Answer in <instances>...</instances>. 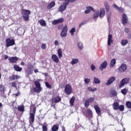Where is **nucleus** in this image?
<instances>
[{
	"instance_id": "f257e3e1",
	"label": "nucleus",
	"mask_w": 131,
	"mask_h": 131,
	"mask_svg": "<svg viewBox=\"0 0 131 131\" xmlns=\"http://www.w3.org/2000/svg\"><path fill=\"white\" fill-rule=\"evenodd\" d=\"M30 108L31 110L32 109V113H30L29 122V123H33L34 122V118L35 117V112H36V107H35V104H32Z\"/></svg>"
},
{
	"instance_id": "f03ea898",
	"label": "nucleus",
	"mask_w": 131,
	"mask_h": 131,
	"mask_svg": "<svg viewBox=\"0 0 131 131\" xmlns=\"http://www.w3.org/2000/svg\"><path fill=\"white\" fill-rule=\"evenodd\" d=\"M21 14L24 20L25 21H28V20H29V15L31 14V11L29 10L23 9L21 10Z\"/></svg>"
},
{
	"instance_id": "7ed1b4c3",
	"label": "nucleus",
	"mask_w": 131,
	"mask_h": 131,
	"mask_svg": "<svg viewBox=\"0 0 131 131\" xmlns=\"http://www.w3.org/2000/svg\"><path fill=\"white\" fill-rule=\"evenodd\" d=\"M130 81V78H124L122 79V80L120 81V83L118 85L119 89L123 88V86H124L125 84H127V83H129Z\"/></svg>"
},
{
	"instance_id": "20e7f679",
	"label": "nucleus",
	"mask_w": 131,
	"mask_h": 131,
	"mask_svg": "<svg viewBox=\"0 0 131 131\" xmlns=\"http://www.w3.org/2000/svg\"><path fill=\"white\" fill-rule=\"evenodd\" d=\"M64 93L67 95V96H69V95H71L72 94V87L71 85L70 84H67L64 87Z\"/></svg>"
},
{
	"instance_id": "39448f33",
	"label": "nucleus",
	"mask_w": 131,
	"mask_h": 131,
	"mask_svg": "<svg viewBox=\"0 0 131 131\" xmlns=\"http://www.w3.org/2000/svg\"><path fill=\"white\" fill-rule=\"evenodd\" d=\"M6 42L7 48H9V47H12V46H14L15 45V40L8 38L6 39Z\"/></svg>"
},
{
	"instance_id": "423d86ee",
	"label": "nucleus",
	"mask_w": 131,
	"mask_h": 131,
	"mask_svg": "<svg viewBox=\"0 0 131 131\" xmlns=\"http://www.w3.org/2000/svg\"><path fill=\"white\" fill-rule=\"evenodd\" d=\"M68 31V27H67V25L64 26V27L62 28V30L60 33V36L61 37H65L67 36V32Z\"/></svg>"
},
{
	"instance_id": "0eeeda50",
	"label": "nucleus",
	"mask_w": 131,
	"mask_h": 131,
	"mask_svg": "<svg viewBox=\"0 0 131 131\" xmlns=\"http://www.w3.org/2000/svg\"><path fill=\"white\" fill-rule=\"evenodd\" d=\"M95 101V97H90L85 101L84 106L85 108H88L90 106V103H93Z\"/></svg>"
},
{
	"instance_id": "6e6552de",
	"label": "nucleus",
	"mask_w": 131,
	"mask_h": 131,
	"mask_svg": "<svg viewBox=\"0 0 131 131\" xmlns=\"http://www.w3.org/2000/svg\"><path fill=\"white\" fill-rule=\"evenodd\" d=\"M126 69H127V67L125 63L122 64L118 68L119 72L120 73H122L126 71Z\"/></svg>"
},
{
	"instance_id": "1a4fd4ad",
	"label": "nucleus",
	"mask_w": 131,
	"mask_h": 131,
	"mask_svg": "<svg viewBox=\"0 0 131 131\" xmlns=\"http://www.w3.org/2000/svg\"><path fill=\"white\" fill-rule=\"evenodd\" d=\"M127 21H128V17L125 13H123L122 16V22L123 25L127 24Z\"/></svg>"
},
{
	"instance_id": "9d476101",
	"label": "nucleus",
	"mask_w": 131,
	"mask_h": 131,
	"mask_svg": "<svg viewBox=\"0 0 131 131\" xmlns=\"http://www.w3.org/2000/svg\"><path fill=\"white\" fill-rule=\"evenodd\" d=\"M34 68L33 67V66L32 64H29L28 66V69L26 70V72L27 73L28 75L29 74H32L33 72V69Z\"/></svg>"
},
{
	"instance_id": "9b49d317",
	"label": "nucleus",
	"mask_w": 131,
	"mask_h": 131,
	"mask_svg": "<svg viewBox=\"0 0 131 131\" xmlns=\"http://www.w3.org/2000/svg\"><path fill=\"white\" fill-rule=\"evenodd\" d=\"M64 22V19L60 18L58 19H55L52 21V25H57L59 23H63Z\"/></svg>"
},
{
	"instance_id": "f8f14e48",
	"label": "nucleus",
	"mask_w": 131,
	"mask_h": 131,
	"mask_svg": "<svg viewBox=\"0 0 131 131\" xmlns=\"http://www.w3.org/2000/svg\"><path fill=\"white\" fill-rule=\"evenodd\" d=\"M108 65V63H107V61L105 60L103 63H102L99 67V70L101 71H103V70L106 69L107 68V66Z\"/></svg>"
},
{
	"instance_id": "ddd939ff",
	"label": "nucleus",
	"mask_w": 131,
	"mask_h": 131,
	"mask_svg": "<svg viewBox=\"0 0 131 131\" xmlns=\"http://www.w3.org/2000/svg\"><path fill=\"white\" fill-rule=\"evenodd\" d=\"M61 97L57 96L56 97L52 98L51 99V101L52 102V103H59V102H61Z\"/></svg>"
},
{
	"instance_id": "4468645a",
	"label": "nucleus",
	"mask_w": 131,
	"mask_h": 131,
	"mask_svg": "<svg viewBox=\"0 0 131 131\" xmlns=\"http://www.w3.org/2000/svg\"><path fill=\"white\" fill-rule=\"evenodd\" d=\"M91 11H92L93 12H95V10L94 9V8H93L92 6H86V10L84 11V13L89 14V13H91Z\"/></svg>"
},
{
	"instance_id": "2eb2a0df",
	"label": "nucleus",
	"mask_w": 131,
	"mask_h": 131,
	"mask_svg": "<svg viewBox=\"0 0 131 131\" xmlns=\"http://www.w3.org/2000/svg\"><path fill=\"white\" fill-rule=\"evenodd\" d=\"M8 60L9 61V63H16L18 58L17 57H9Z\"/></svg>"
},
{
	"instance_id": "dca6fc26",
	"label": "nucleus",
	"mask_w": 131,
	"mask_h": 131,
	"mask_svg": "<svg viewBox=\"0 0 131 131\" xmlns=\"http://www.w3.org/2000/svg\"><path fill=\"white\" fill-rule=\"evenodd\" d=\"M94 109L97 114H101L102 113V110L101 109V107H100V106H99L98 105H94Z\"/></svg>"
},
{
	"instance_id": "f3484780",
	"label": "nucleus",
	"mask_w": 131,
	"mask_h": 131,
	"mask_svg": "<svg viewBox=\"0 0 131 131\" xmlns=\"http://www.w3.org/2000/svg\"><path fill=\"white\" fill-rule=\"evenodd\" d=\"M111 43H113V39H112V34H109L107 40V45L111 46Z\"/></svg>"
},
{
	"instance_id": "a211bd4d",
	"label": "nucleus",
	"mask_w": 131,
	"mask_h": 131,
	"mask_svg": "<svg viewBox=\"0 0 131 131\" xmlns=\"http://www.w3.org/2000/svg\"><path fill=\"white\" fill-rule=\"evenodd\" d=\"M115 81V77H111L106 83V85H110L113 82Z\"/></svg>"
},
{
	"instance_id": "6ab92c4d",
	"label": "nucleus",
	"mask_w": 131,
	"mask_h": 131,
	"mask_svg": "<svg viewBox=\"0 0 131 131\" xmlns=\"http://www.w3.org/2000/svg\"><path fill=\"white\" fill-rule=\"evenodd\" d=\"M67 8V6L63 4L59 7L58 11L63 12V11H65V10H66Z\"/></svg>"
},
{
	"instance_id": "aec40b11",
	"label": "nucleus",
	"mask_w": 131,
	"mask_h": 131,
	"mask_svg": "<svg viewBox=\"0 0 131 131\" xmlns=\"http://www.w3.org/2000/svg\"><path fill=\"white\" fill-rule=\"evenodd\" d=\"M52 60L55 63H59V58H58V56L56 54L52 55Z\"/></svg>"
},
{
	"instance_id": "412c9836",
	"label": "nucleus",
	"mask_w": 131,
	"mask_h": 131,
	"mask_svg": "<svg viewBox=\"0 0 131 131\" xmlns=\"http://www.w3.org/2000/svg\"><path fill=\"white\" fill-rule=\"evenodd\" d=\"M99 15L100 18H103V17L105 16V10L104 9V8L100 9Z\"/></svg>"
},
{
	"instance_id": "4be33fe9",
	"label": "nucleus",
	"mask_w": 131,
	"mask_h": 131,
	"mask_svg": "<svg viewBox=\"0 0 131 131\" xmlns=\"http://www.w3.org/2000/svg\"><path fill=\"white\" fill-rule=\"evenodd\" d=\"M119 107V103L115 102L113 104V108L114 110H118Z\"/></svg>"
},
{
	"instance_id": "5701e85b",
	"label": "nucleus",
	"mask_w": 131,
	"mask_h": 131,
	"mask_svg": "<svg viewBox=\"0 0 131 131\" xmlns=\"http://www.w3.org/2000/svg\"><path fill=\"white\" fill-rule=\"evenodd\" d=\"M56 5V4L55 3V2H51L48 6H47V9L48 10H50V9H52V8H53V7H55Z\"/></svg>"
},
{
	"instance_id": "b1692460",
	"label": "nucleus",
	"mask_w": 131,
	"mask_h": 131,
	"mask_svg": "<svg viewBox=\"0 0 131 131\" xmlns=\"http://www.w3.org/2000/svg\"><path fill=\"white\" fill-rule=\"evenodd\" d=\"M13 68L15 71H17L18 72H20V71H22V68L18 66V65L17 64H14Z\"/></svg>"
},
{
	"instance_id": "393cba45",
	"label": "nucleus",
	"mask_w": 131,
	"mask_h": 131,
	"mask_svg": "<svg viewBox=\"0 0 131 131\" xmlns=\"http://www.w3.org/2000/svg\"><path fill=\"white\" fill-rule=\"evenodd\" d=\"M17 110L19 111V112H24L25 111L24 105H19L17 106Z\"/></svg>"
},
{
	"instance_id": "a878e982",
	"label": "nucleus",
	"mask_w": 131,
	"mask_h": 131,
	"mask_svg": "<svg viewBox=\"0 0 131 131\" xmlns=\"http://www.w3.org/2000/svg\"><path fill=\"white\" fill-rule=\"evenodd\" d=\"M104 7L106 10V12L109 13V11H110V6H109L108 2H106L104 3Z\"/></svg>"
},
{
	"instance_id": "bb28decb",
	"label": "nucleus",
	"mask_w": 131,
	"mask_h": 131,
	"mask_svg": "<svg viewBox=\"0 0 131 131\" xmlns=\"http://www.w3.org/2000/svg\"><path fill=\"white\" fill-rule=\"evenodd\" d=\"M116 64V59H112L110 62V67H111L112 68V67H114Z\"/></svg>"
},
{
	"instance_id": "cd10ccee",
	"label": "nucleus",
	"mask_w": 131,
	"mask_h": 131,
	"mask_svg": "<svg viewBox=\"0 0 131 131\" xmlns=\"http://www.w3.org/2000/svg\"><path fill=\"white\" fill-rule=\"evenodd\" d=\"M74 102H75V97L72 96L70 100V104L71 106L74 105Z\"/></svg>"
},
{
	"instance_id": "c85d7f7f",
	"label": "nucleus",
	"mask_w": 131,
	"mask_h": 131,
	"mask_svg": "<svg viewBox=\"0 0 131 131\" xmlns=\"http://www.w3.org/2000/svg\"><path fill=\"white\" fill-rule=\"evenodd\" d=\"M38 23L41 25V26H47V23H46V21L43 19H40L38 21Z\"/></svg>"
},
{
	"instance_id": "c756f323",
	"label": "nucleus",
	"mask_w": 131,
	"mask_h": 131,
	"mask_svg": "<svg viewBox=\"0 0 131 131\" xmlns=\"http://www.w3.org/2000/svg\"><path fill=\"white\" fill-rule=\"evenodd\" d=\"M128 43V40L127 39H123L121 41V44L123 47H124V46H126Z\"/></svg>"
},
{
	"instance_id": "7c9ffc66",
	"label": "nucleus",
	"mask_w": 131,
	"mask_h": 131,
	"mask_svg": "<svg viewBox=\"0 0 131 131\" xmlns=\"http://www.w3.org/2000/svg\"><path fill=\"white\" fill-rule=\"evenodd\" d=\"M19 78V76L17 75H12V76L9 77V79L10 80H15V79H18Z\"/></svg>"
},
{
	"instance_id": "2f4dec72",
	"label": "nucleus",
	"mask_w": 131,
	"mask_h": 131,
	"mask_svg": "<svg viewBox=\"0 0 131 131\" xmlns=\"http://www.w3.org/2000/svg\"><path fill=\"white\" fill-rule=\"evenodd\" d=\"M112 13L111 12H107V22H108V23H110V22H111V16H112Z\"/></svg>"
},
{
	"instance_id": "473e14b6",
	"label": "nucleus",
	"mask_w": 131,
	"mask_h": 131,
	"mask_svg": "<svg viewBox=\"0 0 131 131\" xmlns=\"http://www.w3.org/2000/svg\"><path fill=\"white\" fill-rule=\"evenodd\" d=\"M51 129L52 131H57L59 129V125H54Z\"/></svg>"
},
{
	"instance_id": "72a5a7b5",
	"label": "nucleus",
	"mask_w": 131,
	"mask_h": 131,
	"mask_svg": "<svg viewBox=\"0 0 131 131\" xmlns=\"http://www.w3.org/2000/svg\"><path fill=\"white\" fill-rule=\"evenodd\" d=\"M34 84L35 85L36 88H39L40 89H41L40 83L38 81H35L34 82Z\"/></svg>"
},
{
	"instance_id": "f704fd0d",
	"label": "nucleus",
	"mask_w": 131,
	"mask_h": 131,
	"mask_svg": "<svg viewBox=\"0 0 131 131\" xmlns=\"http://www.w3.org/2000/svg\"><path fill=\"white\" fill-rule=\"evenodd\" d=\"M86 114H88V116H90V117H93V112H92V110H91L90 108H88L87 110Z\"/></svg>"
},
{
	"instance_id": "c9c22d12",
	"label": "nucleus",
	"mask_w": 131,
	"mask_h": 131,
	"mask_svg": "<svg viewBox=\"0 0 131 131\" xmlns=\"http://www.w3.org/2000/svg\"><path fill=\"white\" fill-rule=\"evenodd\" d=\"M79 61V60H78V59L73 58L72 59V61L71 62V64H72V65H74V64H76V63H78Z\"/></svg>"
},
{
	"instance_id": "e433bc0d",
	"label": "nucleus",
	"mask_w": 131,
	"mask_h": 131,
	"mask_svg": "<svg viewBox=\"0 0 131 131\" xmlns=\"http://www.w3.org/2000/svg\"><path fill=\"white\" fill-rule=\"evenodd\" d=\"M34 91L35 92V93H40V92H41V88H39L37 87H35L33 89Z\"/></svg>"
},
{
	"instance_id": "4c0bfd02",
	"label": "nucleus",
	"mask_w": 131,
	"mask_h": 131,
	"mask_svg": "<svg viewBox=\"0 0 131 131\" xmlns=\"http://www.w3.org/2000/svg\"><path fill=\"white\" fill-rule=\"evenodd\" d=\"M57 53H58V58H59V59H61V58H62V57L63 56L62 55V50L58 49Z\"/></svg>"
},
{
	"instance_id": "58836bf2",
	"label": "nucleus",
	"mask_w": 131,
	"mask_h": 131,
	"mask_svg": "<svg viewBox=\"0 0 131 131\" xmlns=\"http://www.w3.org/2000/svg\"><path fill=\"white\" fill-rule=\"evenodd\" d=\"M121 93L122 94V95H126V94H127V89L124 88L122 89L121 91Z\"/></svg>"
},
{
	"instance_id": "ea45409f",
	"label": "nucleus",
	"mask_w": 131,
	"mask_h": 131,
	"mask_svg": "<svg viewBox=\"0 0 131 131\" xmlns=\"http://www.w3.org/2000/svg\"><path fill=\"white\" fill-rule=\"evenodd\" d=\"M94 83H101V81L100 80V79H99V78H96L94 77Z\"/></svg>"
},
{
	"instance_id": "a19ab883",
	"label": "nucleus",
	"mask_w": 131,
	"mask_h": 131,
	"mask_svg": "<svg viewBox=\"0 0 131 131\" xmlns=\"http://www.w3.org/2000/svg\"><path fill=\"white\" fill-rule=\"evenodd\" d=\"M126 106L128 109H131V102L127 101L126 102Z\"/></svg>"
},
{
	"instance_id": "79ce46f5",
	"label": "nucleus",
	"mask_w": 131,
	"mask_h": 131,
	"mask_svg": "<svg viewBox=\"0 0 131 131\" xmlns=\"http://www.w3.org/2000/svg\"><path fill=\"white\" fill-rule=\"evenodd\" d=\"M76 31V30L75 29V28H72L70 31V32L71 33V35H74V32H75Z\"/></svg>"
},
{
	"instance_id": "37998d69",
	"label": "nucleus",
	"mask_w": 131,
	"mask_h": 131,
	"mask_svg": "<svg viewBox=\"0 0 131 131\" xmlns=\"http://www.w3.org/2000/svg\"><path fill=\"white\" fill-rule=\"evenodd\" d=\"M42 131H48V125H43L42 126Z\"/></svg>"
},
{
	"instance_id": "c03bdc74",
	"label": "nucleus",
	"mask_w": 131,
	"mask_h": 131,
	"mask_svg": "<svg viewBox=\"0 0 131 131\" xmlns=\"http://www.w3.org/2000/svg\"><path fill=\"white\" fill-rule=\"evenodd\" d=\"M84 82H85V84H89V83L91 82V79L88 78H85L84 79Z\"/></svg>"
},
{
	"instance_id": "a18cd8bd",
	"label": "nucleus",
	"mask_w": 131,
	"mask_h": 131,
	"mask_svg": "<svg viewBox=\"0 0 131 131\" xmlns=\"http://www.w3.org/2000/svg\"><path fill=\"white\" fill-rule=\"evenodd\" d=\"M118 109L119 110H120V111H123V110H124V105H119Z\"/></svg>"
},
{
	"instance_id": "49530a36",
	"label": "nucleus",
	"mask_w": 131,
	"mask_h": 131,
	"mask_svg": "<svg viewBox=\"0 0 131 131\" xmlns=\"http://www.w3.org/2000/svg\"><path fill=\"white\" fill-rule=\"evenodd\" d=\"M88 89L89 91H90V92H96L97 91L96 88H94L93 89L92 87H88Z\"/></svg>"
},
{
	"instance_id": "de8ad7c7",
	"label": "nucleus",
	"mask_w": 131,
	"mask_h": 131,
	"mask_svg": "<svg viewBox=\"0 0 131 131\" xmlns=\"http://www.w3.org/2000/svg\"><path fill=\"white\" fill-rule=\"evenodd\" d=\"M0 92H5V86L3 84L0 85Z\"/></svg>"
},
{
	"instance_id": "09e8293b",
	"label": "nucleus",
	"mask_w": 131,
	"mask_h": 131,
	"mask_svg": "<svg viewBox=\"0 0 131 131\" xmlns=\"http://www.w3.org/2000/svg\"><path fill=\"white\" fill-rule=\"evenodd\" d=\"M78 48L79 50H81L82 49H83V46H82V43L81 42H79L78 44Z\"/></svg>"
},
{
	"instance_id": "8fccbe9b",
	"label": "nucleus",
	"mask_w": 131,
	"mask_h": 131,
	"mask_svg": "<svg viewBox=\"0 0 131 131\" xmlns=\"http://www.w3.org/2000/svg\"><path fill=\"white\" fill-rule=\"evenodd\" d=\"M99 12H95V13H94V14L93 15V18H94V19H96V18H98V17H99Z\"/></svg>"
},
{
	"instance_id": "3c124183",
	"label": "nucleus",
	"mask_w": 131,
	"mask_h": 131,
	"mask_svg": "<svg viewBox=\"0 0 131 131\" xmlns=\"http://www.w3.org/2000/svg\"><path fill=\"white\" fill-rule=\"evenodd\" d=\"M45 85L47 86V88H48V89H52V86L51 84L48 82H45Z\"/></svg>"
},
{
	"instance_id": "603ef678",
	"label": "nucleus",
	"mask_w": 131,
	"mask_h": 131,
	"mask_svg": "<svg viewBox=\"0 0 131 131\" xmlns=\"http://www.w3.org/2000/svg\"><path fill=\"white\" fill-rule=\"evenodd\" d=\"M34 90L33 89H30V95H33V96H35V93H34Z\"/></svg>"
},
{
	"instance_id": "864d4df0",
	"label": "nucleus",
	"mask_w": 131,
	"mask_h": 131,
	"mask_svg": "<svg viewBox=\"0 0 131 131\" xmlns=\"http://www.w3.org/2000/svg\"><path fill=\"white\" fill-rule=\"evenodd\" d=\"M111 94L112 96H117V92L114 90L111 91Z\"/></svg>"
},
{
	"instance_id": "5fc2aeb1",
	"label": "nucleus",
	"mask_w": 131,
	"mask_h": 131,
	"mask_svg": "<svg viewBox=\"0 0 131 131\" xmlns=\"http://www.w3.org/2000/svg\"><path fill=\"white\" fill-rule=\"evenodd\" d=\"M41 48L42 50H46V49H47V45L45 43H42L41 45Z\"/></svg>"
},
{
	"instance_id": "6e6d98bb",
	"label": "nucleus",
	"mask_w": 131,
	"mask_h": 131,
	"mask_svg": "<svg viewBox=\"0 0 131 131\" xmlns=\"http://www.w3.org/2000/svg\"><path fill=\"white\" fill-rule=\"evenodd\" d=\"M63 27H64V25H60L57 27V29H58V30H61Z\"/></svg>"
},
{
	"instance_id": "4d7b16f0",
	"label": "nucleus",
	"mask_w": 131,
	"mask_h": 131,
	"mask_svg": "<svg viewBox=\"0 0 131 131\" xmlns=\"http://www.w3.org/2000/svg\"><path fill=\"white\" fill-rule=\"evenodd\" d=\"M70 3V2L69 1V0H65V3H64L63 4H64L67 7V6L69 5Z\"/></svg>"
},
{
	"instance_id": "13d9d810",
	"label": "nucleus",
	"mask_w": 131,
	"mask_h": 131,
	"mask_svg": "<svg viewBox=\"0 0 131 131\" xmlns=\"http://www.w3.org/2000/svg\"><path fill=\"white\" fill-rule=\"evenodd\" d=\"M124 31H125V32H126V33H129V29H128V28H125L124 29Z\"/></svg>"
},
{
	"instance_id": "bf43d9fd",
	"label": "nucleus",
	"mask_w": 131,
	"mask_h": 131,
	"mask_svg": "<svg viewBox=\"0 0 131 131\" xmlns=\"http://www.w3.org/2000/svg\"><path fill=\"white\" fill-rule=\"evenodd\" d=\"M91 70H93V71H94V70H95V69H96V67H95V66H94V64H92V66L91 67Z\"/></svg>"
},
{
	"instance_id": "052dcab7",
	"label": "nucleus",
	"mask_w": 131,
	"mask_h": 131,
	"mask_svg": "<svg viewBox=\"0 0 131 131\" xmlns=\"http://www.w3.org/2000/svg\"><path fill=\"white\" fill-rule=\"evenodd\" d=\"M118 11H119L120 12H123V11H124V10H123V8H121V7H119L118 9Z\"/></svg>"
},
{
	"instance_id": "680f3d73",
	"label": "nucleus",
	"mask_w": 131,
	"mask_h": 131,
	"mask_svg": "<svg viewBox=\"0 0 131 131\" xmlns=\"http://www.w3.org/2000/svg\"><path fill=\"white\" fill-rule=\"evenodd\" d=\"M11 85H12V86H13V88H16L17 84H16V82H13L11 83Z\"/></svg>"
},
{
	"instance_id": "e2e57ef3",
	"label": "nucleus",
	"mask_w": 131,
	"mask_h": 131,
	"mask_svg": "<svg viewBox=\"0 0 131 131\" xmlns=\"http://www.w3.org/2000/svg\"><path fill=\"white\" fill-rule=\"evenodd\" d=\"M84 24H85V22L81 23L79 25V27L80 28V27H81V26H83V25H84Z\"/></svg>"
},
{
	"instance_id": "0e129e2a",
	"label": "nucleus",
	"mask_w": 131,
	"mask_h": 131,
	"mask_svg": "<svg viewBox=\"0 0 131 131\" xmlns=\"http://www.w3.org/2000/svg\"><path fill=\"white\" fill-rule=\"evenodd\" d=\"M113 6H114V8H115V9H116L117 10H118V8H119L116 4H114Z\"/></svg>"
},
{
	"instance_id": "69168bd1",
	"label": "nucleus",
	"mask_w": 131,
	"mask_h": 131,
	"mask_svg": "<svg viewBox=\"0 0 131 131\" xmlns=\"http://www.w3.org/2000/svg\"><path fill=\"white\" fill-rule=\"evenodd\" d=\"M13 96H16V97H17V96H20V92H19V91H18V93H16L15 94H13Z\"/></svg>"
},
{
	"instance_id": "338daca9",
	"label": "nucleus",
	"mask_w": 131,
	"mask_h": 131,
	"mask_svg": "<svg viewBox=\"0 0 131 131\" xmlns=\"http://www.w3.org/2000/svg\"><path fill=\"white\" fill-rule=\"evenodd\" d=\"M42 74L43 75H45L46 77H48V76H49V74L47 73H42Z\"/></svg>"
},
{
	"instance_id": "774afa93",
	"label": "nucleus",
	"mask_w": 131,
	"mask_h": 131,
	"mask_svg": "<svg viewBox=\"0 0 131 131\" xmlns=\"http://www.w3.org/2000/svg\"><path fill=\"white\" fill-rule=\"evenodd\" d=\"M61 128H62L61 131H66V129H65V127H64V126H62Z\"/></svg>"
}]
</instances>
